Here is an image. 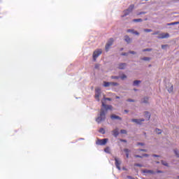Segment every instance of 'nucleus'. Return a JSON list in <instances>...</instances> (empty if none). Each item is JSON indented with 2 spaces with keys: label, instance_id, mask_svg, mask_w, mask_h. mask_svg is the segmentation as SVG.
<instances>
[{
  "label": "nucleus",
  "instance_id": "47",
  "mask_svg": "<svg viewBox=\"0 0 179 179\" xmlns=\"http://www.w3.org/2000/svg\"><path fill=\"white\" fill-rule=\"evenodd\" d=\"M152 157H160V156H159V155H152Z\"/></svg>",
  "mask_w": 179,
  "mask_h": 179
},
{
  "label": "nucleus",
  "instance_id": "45",
  "mask_svg": "<svg viewBox=\"0 0 179 179\" xmlns=\"http://www.w3.org/2000/svg\"><path fill=\"white\" fill-rule=\"evenodd\" d=\"M165 47H167V45H162V50H164Z\"/></svg>",
  "mask_w": 179,
  "mask_h": 179
},
{
  "label": "nucleus",
  "instance_id": "28",
  "mask_svg": "<svg viewBox=\"0 0 179 179\" xmlns=\"http://www.w3.org/2000/svg\"><path fill=\"white\" fill-rule=\"evenodd\" d=\"M174 153L177 157H179V152L177 150H174Z\"/></svg>",
  "mask_w": 179,
  "mask_h": 179
},
{
  "label": "nucleus",
  "instance_id": "31",
  "mask_svg": "<svg viewBox=\"0 0 179 179\" xmlns=\"http://www.w3.org/2000/svg\"><path fill=\"white\" fill-rule=\"evenodd\" d=\"M120 79H122V80H124V79H127V76L123 74L121 77H120Z\"/></svg>",
  "mask_w": 179,
  "mask_h": 179
},
{
  "label": "nucleus",
  "instance_id": "49",
  "mask_svg": "<svg viewBox=\"0 0 179 179\" xmlns=\"http://www.w3.org/2000/svg\"><path fill=\"white\" fill-rule=\"evenodd\" d=\"M126 157H127V159H128L129 157V153L126 154Z\"/></svg>",
  "mask_w": 179,
  "mask_h": 179
},
{
  "label": "nucleus",
  "instance_id": "6",
  "mask_svg": "<svg viewBox=\"0 0 179 179\" xmlns=\"http://www.w3.org/2000/svg\"><path fill=\"white\" fill-rule=\"evenodd\" d=\"M114 43V39L113 38H110L106 45V51H108L110 50V47L113 45V43Z\"/></svg>",
  "mask_w": 179,
  "mask_h": 179
},
{
  "label": "nucleus",
  "instance_id": "55",
  "mask_svg": "<svg viewBox=\"0 0 179 179\" xmlns=\"http://www.w3.org/2000/svg\"><path fill=\"white\" fill-rule=\"evenodd\" d=\"M157 163H159V162H157Z\"/></svg>",
  "mask_w": 179,
  "mask_h": 179
},
{
  "label": "nucleus",
  "instance_id": "12",
  "mask_svg": "<svg viewBox=\"0 0 179 179\" xmlns=\"http://www.w3.org/2000/svg\"><path fill=\"white\" fill-rule=\"evenodd\" d=\"M143 173H145L146 174H156V172H155L154 171L148 169H145L143 171Z\"/></svg>",
  "mask_w": 179,
  "mask_h": 179
},
{
  "label": "nucleus",
  "instance_id": "13",
  "mask_svg": "<svg viewBox=\"0 0 179 179\" xmlns=\"http://www.w3.org/2000/svg\"><path fill=\"white\" fill-rule=\"evenodd\" d=\"M111 120H120V121L122 120L120 116L112 115H110Z\"/></svg>",
  "mask_w": 179,
  "mask_h": 179
},
{
  "label": "nucleus",
  "instance_id": "48",
  "mask_svg": "<svg viewBox=\"0 0 179 179\" xmlns=\"http://www.w3.org/2000/svg\"><path fill=\"white\" fill-rule=\"evenodd\" d=\"M140 151H141V152H148V150H145V149H141Z\"/></svg>",
  "mask_w": 179,
  "mask_h": 179
},
{
  "label": "nucleus",
  "instance_id": "34",
  "mask_svg": "<svg viewBox=\"0 0 179 179\" xmlns=\"http://www.w3.org/2000/svg\"><path fill=\"white\" fill-rule=\"evenodd\" d=\"M137 15H138V16H139L141 15H146V12H140Z\"/></svg>",
  "mask_w": 179,
  "mask_h": 179
},
{
  "label": "nucleus",
  "instance_id": "42",
  "mask_svg": "<svg viewBox=\"0 0 179 179\" xmlns=\"http://www.w3.org/2000/svg\"><path fill=\"white\" fill-rule=\"evenodd\" d=\"M157 34H159V31H155V32L152 33V36H156Z\"/></svg>",
  "mask_w": 179,
  "mask_h": 179
},
{
  "label": "nucleus",
  "instance_id": "21",
  "mask_svg": "<svg viewBox=\"0 0 179 179\" xmlns=\"http://www.w3.org/2000/svg\"><path fill=\"white\" fill-rule=\"evenodd\" d=\"M141 83V80H134V86H138Z\"/></svg>",
  "mask_w": 179,
  "mask_h": 179
},
{
  "label": "nucleus",
  "instance_id": "53",
  "mask_svg": "<svg viewBox=\"0 0 179 179\" xmlns=\"http://www.w3.org/2000/svg\"><path fill=\"white\" fill-rule=\"evenodd\" d=\"M115 99H120V96H115Z\"/></svg>",
  "mask_w": 179,
  "mask_h": 179
},
{
  "label": "nucleus",
  "instance_id": "23",
  "mask_svg": "<svg viewBox=\"0 0 179 179\" xmlns=\"http://www.w3.org/2000/svg\"><path fill=\"white\" fill-rule=\"evenodd\" d=\"M110 86H118V83L110 82Z\"/></svg>",
  "mask_w": 179,
  "mask_h": 179
},
{
  "label": "nucleus",
  "instance_id": "46",
  "mask_svg": "<svg viewBox=\"0 0 179 179\" xmlns=\"http://www.w3.org/2000/svg\"><path fill=\"white\" fill-rule=\"evenodd\" d=\"M121 55L127 56V55H128V53H127V52H123V53L121 54Z\"/></svg>",
  "mask_w": 179,
  "mask_h": 179
},
{
  "label": "nucleus",
  "instance_id": "25",
  "mask_svg": "<svg viewBox=\"0 0 179 179\" xmlns=\"http://www.w3.org/2000/svg\"><path fill=\"white\" fill-rule=\"evenodd\" d=\"M104 152H106V153H110V148L107 147L104 149Z\"/></svg>",
  "mask_w": 179,
  "mask_h": 179
},
{
  "label": "nucleus",
  "instance_id": "37",
  "mask_svg": "<svg viewBox=\"0 0 179 179\" xmlns=\"http://www.w3.org/2000/svg\"><path fill=\"white\" fill-rule=\"evenodd\" d=\"M120 132H121V134H127V130H125V129H122L121 131H120Z\"/></svg>",
  "mask_w": 179,
  "mask_h": 179
},
{
  "label": "nucleus",
  "instance_id": "11",
  "mask_svg": "<svg viewBox=\"0 0 179 179\" xmlns=\"http://www.w3.org/2000/svg\"><path fill=\"white\" fill-rule=\"evenodd\" d=\"M126 67H127V64H125V63H120L118 65L119 69H125Z\"/></svg>",
  "mask_w": 179,
  "mask_h": 179
},
{
  "label": "nucleus",
  "instance_id": "30",
  "mask_svg": "<svg viewBox=\"0 0 179 179\" xmlns=\"http://www.w3.org/2000/svg\"><path fill=\"white\" fill-rule=\"evenodd\" d=\"M134 31H135L134 29H127V33H133V34H134Z\"/></svg>",
  "mask_w": 179,
  "mask_h": 179
},
{
  "label": "nucleus",
  "instance_id": "3",
  "mask_svg": "<svg viewBox=\"0 0 179 179\" xmlns=\"http://www.w3.org/2000/svg\"><path fill=\"white\" fill-rule=\"evenodd\" d=\"M102 53L103 50H101V49H97L96 50L94 51L92 55L94 61H96V59H97V58H99V57H100V55H101Z\"/></svg>",
  "mask_w": 179,
  "mask_h": 179
},
{
  "label": "nucleus",
  "instance_id": "2",
  "mask_svg": "<svg viewBox=\"0 0 179 179\" xmlns=\"http://www.w3.org/2000/svg\"><path fill=\"white\" fill-rule=\"evenodd\" d=\"M135 8V5L131 4L129 8L123 11L124 15H122V17H125V16H128L129 14L134 10V8Z\"/></svg>",
  "mask_w": 179,
  "mask_h": 179
},
{
  "label": "nucleus",
  "instance_id": "40",
  "mask_svg": "<svg viewBox=\"0 0 179 179\" xmlns=\"http://www.w3.org/2000/svg\"><path fill=\"white\" fill-rule=\"evenodd\" d=\"M129 54H133V55H134V54H136V52H135V51H129Z\"/></svg>",
  "mask_w": 179,
  "mask_h": 179
},
{
  "label": "nucleus",
  "instance_id": "36",
  "mask_svg": "<svg viewBox=\"0 0 179 179\" xmlns=\"http://www.w3.org/2000/svg\"><path fill=\"white\" fill-rule=\"evenodd\" d=\"M120 77L115 76H112L111 79H118Z\"/></svg>",
  "mask_w": 179,
  "mask_h": 179
},
{
  "label": "nucleus",
  "instance_id": "35",
  "mask_svg": "<svg viewBox=\"0 0 179 179\" xmlns=\"http://www.w3.org/2000/svg\"><path fill=\"white\" fill-rule=\"evenodd\" d=\"M162 163L164 166H169V164H167V162H164V161H162Z\"/></svg>",
  "mask_w": 179,
  "mask_h": 179
},
{
  "label": "nucleus",
  "instance_id": "14",
  "mask_svg": "<svg viewBox=\"0 0 179 179\" xmlns=\"http://www.w3.org/2000/svg\"><path fill=\"white\" fill-rule=\"evenodd\" d=\"M141 103H144L145 104H148L149 103V97H144L143 99V101H141Z\"/></svg>",
  "mask_w": 179,
  "mask_h": 179
},
{
  "label": "nucleus",
  "instance_id": "9",
  "mask_svg": "<svg viewBox=\"0 0 179 179\" xmlns=\"http://www.w3.org/2000/svg\"><path fill=\"white\" fill-rule=\"evenodd\" d=\"M132 122H136V124H141V122H143L145 121V119H132Z\"/></svg>",
  "mask_w": 179,
  "mask_h": 179
},
{
  "label": "nucleus",
  "instance_id": "22",
  "mask_svg": "<svg viewBox=\"0 0 179 179\" xmlns=\"http://www.w3.org/2000/svg\"><path fill=\"white\" fill-rule=\"evenodd\" d=\"M99 132H100V134H102L103 135H104V134H106V130H104L103 128H101L99 129Z\"/></svg>",
  "mask_w": 179,
  "mask_h": 179
},
{
  "label": "nucleus",
  "instance_id": "57",
  "mask_svg": "<svg viewBox=\"0 0 179 179\" xmlns=\"http://www.w3.org/2000/svg\"><path fill=\"white\" fill-rule=\"evenodd\" d=\"M145 1H148V0H145Z\"/></svg>",
  "mask_w": 179,
  "mask_h": 179
},
{
  "label": "nucleus",
  "instance_id": "24",
  "mask_svg": "<svg viewBox=\"0 0 179 179\" xmlns=\"http://www.w3.org/2000/svg\"><path fill=\"white\" fill-rule=\"evenodd\" d=\"M155 132H156V134H158V135H160V134H162V130H160L159 129H156Z\"/></svg>",
  "mask_w": 179,
  "mask_h": 179
},
{
  "label": "nucleus",
  "instance_id": "4",
  "mask_svg": "<svg viewBox=\"0 0 179 179\" xmlns=\"http://www.w3.org/2000/svg\"><path fill=\"white\" fill-rule=\"evenodd\" d=\"M100 96H101V89L100 88H96L95 89V99L97 100V101H100Z\"/></svg>",
  "mask_w": 179,
  "mask_h": 179
},
{
  "label": "nucleus",
  "instance_id": "29",
  "mask_svg": "<svg viewBox=\"0 0 179 179\" xmlns=\"http://www.w3.org/2000/svg\"><path fill=\"white\" fill-rule=\"evenodd\" d=\"M135 167H143V165L141 164H134Z\"/></svg>",
  "mask_w": 179,
  "mask_h": 179
},
{
  "label": "nucleus",
  "instance_id": "38",
  "mask_svg": "<svg viewBox=\"0 0 179 179\" xmlns=\"http://www.w3.org/2000/svg\"><path fill=\"white\" fill-rule=\"evenodd\" d=\"M134 157H136V158L139 157L140 159H142V157H143V156L136 155H134Z\"/></svg>",
  "mask_w": 179,
  "mask_h": 179
},
{
  "label": "nucleus",
  "instance_id": "27",
  "mask_svg": "<svg viewBox=\"0 0 179 179\" xmlns=\"http://www.w3.org/2000/svg\"><path fill=\"white\" fill-rule=\"evenodd\" d=\"M141 59L143 61H150V59L149 57H146L141 58Z\"/></svg>",
  "mask_w": 179,
  "mask_h": 179
},
{
  "label": "nucleus",
  "instance_id": "19",
  "mask_svg": "<svg viewBox=\"0 0 179 179\" xmlns=\"http://www.w3.org/2000/svg\"><path fill=\"white\" fill-rule=\"evenodd\" d=\"M173 90V85L170 84V87L168 89V92L171 93Z\"/></svg>",
  "mask_w": 179,
  "mask_h": 179
},
{
  "label": "nucleus",
  "instance_id": "43",
  "mask_svg": "<svg viewBox=\"0 0 179 179\" xmlns=\"http://www.w3.org/2000/svg\"><path fill=\"white\" fill-rule=\"evenodd\" d=\"M138 145H141V146H144L145 145V144L143 143H138Z\"/></svg>",
  "mask_w": 179,
  "mask_h": 179
},
{
  "label": "nucleus",
  "instance_id": "32",
  "mask_svg": "<svg viewBox=\"0 0 179 179\" xmlns=\"http://www.w3.org/2000/svg\"><path fill=\"white\" fill-rule=\"evenodd\" d=\"M146 51H152V49H150V48H147V49H143V52H146Z\"/></svg>",
  "mask_w": 179,
  "mask_h": 179
},
{
  "label": "nucleus",
  "instance_id": "52",
  "mask_svg": "<svg viewBox=\"0 0 179 179\" xmlns=\"http://www.w3.org/2000/svg\"><path fill=\"white\" fill-rule=\"evenodd\" d=\"M157 173H163V171H157Z\"/></svg>",
  "mask_w": 179,
  "mask_h": 179
},
{
  "label": "nucleus",
  "instance_id": "5",
  "mask_svg": "<svg viewBox=\"0 0 179 179\" xmlns=\"http://www.w3.org/2000/svg\"><path fill=\"white\" fill-rule=\"evenodd\" d=\"M107 142H108V138L98 139L96 141V145L104 146V145L107 144Z\"/></svg>",
  "mask_w": 179,
  "mask_h": 179
},
{
  "label": "nucleus",
  "instance_id": "15",
  "mask_svg": "<svg viewBox=\"0 0 179 179\" xmlns=\"http://www.w3.org/2000/svg\"><path fill=\"white\" fill-rule=\"evenodd\" d=\"M145 117L147 118L148 120H150V113L149 112H145Z\"/></svg>",
  "mask_w": 179,
  "mask_h": 179
},
{
  "label": "nucleus",
  "instance_id": "7",
  "mask_svg": "<svg viewBox=\"0 0 179 179\" xmlns=\"http://www.w3.org/2000/svg\"><path fill=\"white\" fill-rule=\"evenodd\" d=\"M169 37H170L169 33H162L159 34L157 38H169Z\"/></svg>",
  "mask_w": 179,
  "mask_h": 179
},
{
  "label": "nucleus",
  "instance_id": "44",
  "mask_svg": "<svg viewBox=\"0 0 179 179\" xmlns=\"http://www.w3.org/2000/svg\"><path fill=\"white\" fill-rule=\"evenodd\" d=\"M142 156H143V157H149V155H148V154H144V155H143Z\"/></svg>",
  "mask_w": 179,
  "mask_h": 179
},
{
  "label": "nucleus",
  "instance_id": "56",
  "mask_svg": "<svg viewBox=\"0 0 179 179\" xmlns=\"http://www.w3.org/2000/svg\"><path fill=\"white\" fill-rule=\"evenodd\" d=\"M178 178H179V176L178 177Z\"/></svg>",
  "mask_w": 179,
  "mask_h": 179
},
{
  "label": "nucleus",
  "instance_id": "51",
  "mask_svg": "<svg viewBox=\"0 0 179 179\" xmlns=\"http://www.w3.org/2000/svg\"><path fill=\"white\" fill-rule=\"evenodd\" d=\"M121 142H124V143H127V140H120Z\"/></svg>",
  "mask_w": 179,
  "mask_h": 179
},
{
  "label": "nucleus",
  "instance_id": "10",
  "mask_svg": "<svg viewBox=\"0 0 179 179\" xmlns=\"http://www.w3.org/2000/svg\"><path fill=\"white\" fill-rule=\"evenodd\" d=\"M112 133H113V136H115V138H117V136H118V135H120V132L118 131V129H114L112 131Z\"/></svg>",
  "mask_w": 179,
  "mask_h": 179
},
{
  "label": "nucleus",
  "instance_id": "33",
  "mask_svg": "<svg viewBox=\"0 0 179 179\" xmlns=\"http://www.w3.org/2000/svg\"><path fill=\"white\" fill-rule=\"evenodd\" d=\"M127 101H129L130 103H135V100L131 99H127Z\"/></svg>",
  "mask_w": 179,
  "mask_h": 179
},
{
  "label": "nucleus",
  "instance_id": "54",
  "mask_svg": "<svg viewBox=\"0 0 179 179\" xmlns=\"http://www.w3.org/2000/svg\"><path fill=\"white\" fill-rule=\"evenodd\" d=\"M124 113H128V110H124Z\"/></svg>",
  "mask_w": 179,
  "mask_h": 179
},
{
  "label": "nucleus",
  "instance_id": "16",
  "mask_svg": "<svg viewBox=\"0 0 179 179\" xmlns=\"http://www.w3.org/2000/svg\"><path fill=\"white\" fill-rule=\"evenodd\" d=\"M124 40L127 43H128V44H129V43L131 41V38H129L128 36H124Z\"/></svg>",
  "mask_w": 179,
  "mask_h": 179
},
{
  "label": "nucleus",
  "instance_id": "18",
  "mask_svg": "<svg viewBox=\"0 0 179 179\" xmlns=\"http://www.w3.org/2000/svg\"><path fill=\"white\" fill-rule=\"evenodd\" d=\"M103 86L104 87H109L110 86V82H103Z\"/></svg>",
  "mask_w": 179,
  "mask_h": 179
},
{
  "label": "nucleus",
  "instance_id": "50",
  "mask_svg": "<svg viewBox=\"0 0 179 179\" xmlns=\"http://www.w3.org/2000/svg\"><path fill=\"white\" fill-rule=\"evenodd\" d=\"M127 178H129V179H134V178H132L131 176H127Z\"/></svg>",
  "mask_w": 179,
  "mask_h": 179
},
{
  "label": "nucleus",
  "instance_id": "41",
  "mask_svg": "<svg viewBox=\"0 0 179 179\" xmlns=\"http://www.w3.org/2000/svg\"><path fill=\"white\" fill-rule=\"evenodd\" d=\"M124 152H125L126 154L129 153V150L126 148V149L124 150Z\"/></svg>",
  "mask_w": 179,
  "mask_h": 179
},
{
  "label": "nucleus",
  "instance_id": "1",
  "mask_svg": "<svg viewBox=\"0 0 179 179\" xmlns=\"http://www.w3.org/2000/svg\"><path fill=\"white\" fill-rule=\"evenodd\" d=\"M106 100H108V101H111L113 99L111 98L103 97V99L101 101L102 108H101L99 117L96 119V121L98 122V124H100L101 121H104V120H106V114H107V111H108V110H113V106L107 105L104 102Z\"/></svg>",
  "mask_w": 179,
  "mask_h": 179
},
{
  "label": "nucleus",
  "instance_id": "26",
  "mask_svg": "<svg viewBox=\"0 0 179 179\" xmlns=\"http://www.w3.org/2000/svg\"><path fill=\"white\" fill-rule=\"evenodd\" d=\"M144 31H145V33H151V31H152V29H144Z\"/></svg>",
  "mask_w": 179,
  "mask_h": 179
},
{
  "label": "nucleus",
  "instance_id": "20",
  "mask_svg": "<svg viewBox=\"0 0 179 179\" xmlns=\"http://www.w3.org/2000/svg\"><path fill=\"white\" fill-rule=\"evenodd\" d=\"M143 20L141 18H138V19H134L133 20V22H143Z\"/></svg>",
  "mask_w": 179,
  "mask_h": 179
},
{
  "label": "nucleus",
  "instance_id": "17",
  "mask_svg": "<svg viewBox=\"0 0 179 179\" xmlns=\"http://www.w3.org/2000/svg\"><path fill=\"white\" fill-rule=\"evenodd\" d=\"M174 24H179V22H171L166 24L167 26H174Z\"/></svg>",
  "mask_w": 179,
  "mask_h": 179
},
{
  "label": "nucleus",
  "instance_id": "8",
  "mask_svg": "<svg viewBox=\"0 0 179 179\" xmlns=\"http://www.w3.org/2000/svg\"><path fill=\"white\" fill-rule=\"evenodd\" d=\"M115 164L117 169H119V170H121V166H121V162H120L117 157L115 158Z\"/></svg>",
  "mask_w": 179,
  "mask_h": 179
},
{
  "label": "nucleus",
  "instance_id": "39",
  "mask_svg": "<svg viewBox=\"0 0 179 179\" xmlns=\"http://www.w3.org/2000/svg\"><path fill=\"white\" fill-rule=\"evenodd\" d=\"M133 34H136V36H139V32L136 31H134L133 32Z\"/></svg>",
  "mask_w": 179,
  "mask_h": 179
}]
</instances>
